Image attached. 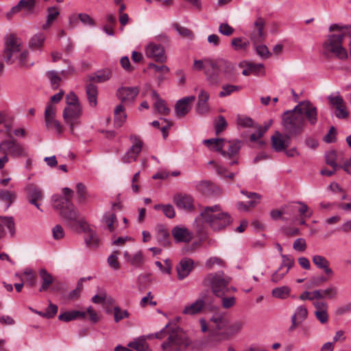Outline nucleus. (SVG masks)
<instances>
[{
    "label": "nucleus",
    "mask_w": 351,
    "mask_h": 351,
    "mask_svg": "<svg viewBox=\"0 0 351 351\" xmlns=\"http://www.w3.org/2000/svg\"><path fill=\"white\" fill-rule=\"evenodd\" d=\"M281 125L287 138L302 135L306 126V121L315 125L318 120L317 108L309 101H302L293 110H286L281 116Z\"/></svg>",
    "instance_id": "1"
},
{
    "label": "nucleus",
    "mask_w": 351,
    "mask_h": 351,
    "mask_svg": "<svg viewBox=\"0 0 351 351\" xmlns=\"http://www.w3.org/2000/svg\"><path fill=\"white\" fill-rule=\"evenodd\" d=\"M232 217L228 213L223 212L219 204L206 206L195 219V223L197 233L201 236L204 232L203 223L214 231H219L226 228L232 223Z\"/></svg>",
    "instance_id": "2"
},
{
    "label": "nucleus",
    "mask_w": 351,
    "mask_h": 351,
    "mask_svg": "<svg viewBox=\"0 0 351 351\" xmlns=\"http://www.w3.org/2000/svg\"><path fill=\"white\" fill-rule=\"evenodd\" d=\"M52 206L60 211L66 224L73 230L80 228L83 232L88 230V223L83 219H79V212L69 198L54 195L52 197Z\"/></svg>",
    "instance_id": "3"
},
{
    "label": "nucleus",
    "mask_w": 351,
    "mask_h": 351,
    "mask_svg": "<svg viewBox=\"0 0 351 351\" xmlns=\"http://www.w3.org/2000/svg\"><path fill=\"white\" fill-rule=\"evenodd\" d=\"M351 26L339 25L332 24L330 26V32H336L328 36L327 39L323 43V52L325 56H334L339 59L347 58V51L342 47V41L344 37L349 35L348 29Z\"/></svg>",
    "instance_id": "4"
},
{
    "label": "nucleus",
    "mask_w": 351,
    "mask_h": 351,
    "mask_svg": "<svg viewBox=\"0 0 351 351\" xmlns=\"http://www.w3.org/2000/svg\"><path fill=\"white\" fill-rule=\"evenodd\" d=\"M228 324V319L219 315H213L210 319L208 335L197 340L195 346L199 349L214 347L224 341L221 334L224 333Z\"/></svg>",
    "instance_id": "5"
},
{
    "label": "nucleus",
    "mask_w": 351,
    "mask_h": 351,
    "mask_svg": "<svg viewBox=\"0 0 351 351\" xmlns=\"http://www.w3.org/2000/svg\"><path fill=\"white\" fill-rule=\"evenodd\" d=\"M231 278L226 276L223 271L208 274L203 280L204 286L210 287L216 297H221L227 294V285L230 284Z\"/></svg>",
    "instance_id": "6"
},
{
    "label": "nucleus",
    "mask_w": 351,
    "mask_h": 351,
    "mask_svg": "<svg viewBox=\"0 0 351 351\" xmlns=\"http://www.w3.org/2000/svg\"><path fill=\"white\" fill-rule=\"evenodd\" d=\"M0 153L14 158L27 156L24 147L14 138L4 140L0 143Z\"/></svg>",
    "instance_id": "7"
},
{
    "label": "nucleus",
    "mask_w": 351,
    "mask_h": 351,
    "mask_svg": "<svg viewBox=\"0 0 351 351\" xmlns=\"http://www.w3.org/2000/svg\"><path fill=\"white\" fill-rule=\"evenodd\" d=\"M56 113V107L49 103L47 105L45 110V126L47 130H54L55 132L60 134L62 132V126L59 121L55 119Z\"/></svg>",
    "instance_id": "8"
},
{
    "label": "nucleus",
    "mask_w": 351,
    "mask_h": 351,
    "mask_svg": "<svg viewBox=\"0 0 351 351\" xmlns=\"http://www.w3.org/2000/svg\"><path fill=\"white\" fill-rule=\"evenodd\" d=\"M25 192L28 202L42 211L40 205L45 197L42 189L34 184H29L25 188Z\"/></svg>",
    "instance_id": "9"
},
{
    "label": "nucleus",
    "mask_w": 351,
    "mask_h": 351,
    "mask_svg": "<svg viewBox=\"0 0 351 351\" xmlns=\"http://www.w3.org/2000/svg\"><path fill=\"white\" fill-rule=\"evenodd\" d=\"M130 139L132 145L121 158L122 162L124 163H130L136 161L143 148V143L139 136L132 134L130 136Z\"/></svg>",
    "instance_id": "10"
},
{
    "label": "nucleus",
    "mask_w": 351,
    "mask_h": 351,
    "mask_svg": "<svg viewBox=\"0 0 351 351\" xmlns=\"http://www.w3.org/2000/svg\"><path fill=\"white\" fill-rule=\"evenodd\" d=\"M21 50L20 40L13 34H10L6 37L5 41V49L3 51V58L6 63L12 64V56L14 53Z\"/></svg>",
    "instance_id": "11"
},
{
    "label": "nucleus",
    "mask_w": 351,
    "mask_h": 351,
    "mask_svg": "<svg viewBox=\"0 0 351 351\" xmlns=\"http://www.w3.org/2000/svg\"><path fill=\"white\" fill-rule=\"evenodd\" d=\"M214 62L217 69H219L223 80L231 82L235 81L237 73L232 62L223 59L216 60Z\"/></svg>",
    "instance_id": "12"
},
{
    "label": "nucleus",
    "mask_w": 351,
    "mask_h": 351,
    "mask_svg": "<svg viewBox=\"0 0 351 351\" xmlns=\"http://www.w3.org/2000/svg\"><path fill=\"white\" fill-rule=\"evenodd\" d=\"M39 276L41 280V286L39 288V292L47 291L50 287L51 291H59L60 290V283H54L53 276L45 269H41L39 271Z\"/></svg>",
    "instance_id": "13"
},
{
    "label": "nucleus",
    "mask_w": 351,
    "mask_h": 351,
    "mask_svg": "<svg viewBox=\"0 0 351 351\" xmlns=\"http://www.w3.org/2000/svg\"><path fill=\"white\" fill-rule=\"evenodd\" d=\"M145 55L156 62H165L167 60L165 49L160 44L149 43L145 47Z\"/></svg>",
    "instance_id": "14"
},
{
    "label": "nucleus",
    "mask_w": 351,
    "mask_h": 351,
    "mask_svg": "<svg viewBox=\"0 0 351 351\" xmlns=\"http://www.w3.org/2000/svg\"><path fill=\"white\" fill-rule=\"evenodd\" d=\"M82 114L81 106L65 107L63 110V119L70 125L71 132H73L75 125L79 123L78 119Z\"/></svg>",
    "instance_id": "15"
},
{
    "label": "nucleus",
    "mask_w": 351,
    "mask_h": 351,
    "mask_svg": "<svg viewBox=\"0 0 351 351\" xmlns=\"http://www.w3.org/2000/svg\"><path fill=\"white\" fill-rule=\"evenodd\" d=\"M205 75L206 80L210 86H217L223 80L220 71L215 66L214 61L207 63Z\"/></svg>",
    "instance_id": "16"
},
{
    "label": "nucleus",
    "mask_w": 351,
    "mask_h": 351,
    "mask_svg": "<svg viewBox=\"0 0 351 351\" xmlns=\"http://www.w3.org/2000/svg\"><path fill=\"white\" fill-rule=\"evenodd\" d=\"M173 200L178 209L192 212L195 208L193 198L190 195L177 194L174 195Z\"/></svg>",
    "instance_id": "17"
},
{
    "label": "nucleus",
    "mask_w": 351,
    "mask_h": 351,
    "mask_svg": "<svg viewBox=\"0 0 351 351\" xmlns=\"http://www.w3.org/2000/svg\"><path fill=\"white\" fill-rule=\"evenodd\" d=\"M291 138H287V133L282 134L281 132L276 131L271 137V146L276 152L285 151L290 145Z\"/></svg>",
    "instance_id": "18"
},
{
    "label": "nucleus",
    "mask_w": 351,
    "mask_h": 351,
    "mask_svg": "<svg viewBox=\"0 0 351 351\" xmlns=\"http://www.w3.org/2000/svg\"><path fill=\"white\" fill-rule=\"evenodd\" d=\"M195 99V97L188 96L178 100L175 105V113L177 117L182 118L185 117L191 110V104Z\"/></svg>",
    "instance_id": "19"
},
{
    "label": "nucleus",
    "mask_w": 351,
    "mask_h": 351,
    "mask_svg": "<svg viewBox=\"0 0 351 351\" xmlns=\"http://www.w3.org/2000/svg\"><path fill=\"white\" fill-rule=\"evenodd\" d=\"M254 29L250 35V39L254 43V45H257L265 40V35L263 32V28L265 25V20L258 17L254 21Z\"/></svg>",
    "instance_id": "20"
},
{
    "label": "nucleus",
    "mask_w": 351,
    "mask_h": 351,
    "mask_svg": "<svg viewBox=\"0 0 351 351\" xmlns=\"http://www.w3.org/2000/svg\"><path fill=\"white\" fill-rule=\"evenodd\" d=\"M194 261L189 258H183L176 266L178 278L183 280L187 277L193 269Z\"/></svg>",
    "instance_id": "21"
},
{
    "label": "nucleus",
    "mask_w": 351,
    "mask_h": 351,
    "mask_svg": "<svg viewBox=\"0 0 351 351\" xmlns=\"http://www.w3.org/2000/svg\"><path fill=\"white\" fill-rule=\"evenodd\" d=\"M315 308V315L321 324H326L328 321V304L326 301L317 300L313 302Z\"/></svg>",
    "instance_id": "22"
},
{
    "label": "nucleus",
    "mask_w": 351,
    "mask_h": 351,
    "mask_svg": "<svg viewBox=\"0 0 351 351\" xmlns=\"http://www.w3.org/2000/svg\"><path fill=\"white\" fill-rule=\"evenodd\" d=\"M206 298V295H202L194 302L186 305L183 309L182 313L189 315H194L200 313L205 306Z\"/></svg>",
    "instance_id": "23"
},
{
    "label": "nucleus",
    "mask_w": 351,
    "mask_h": 351,
    "mask_svg": "<svg viewBox=\"0 0 351 351\" xmlns=\"http://www.w3.org/2000/svg\"><path fill=\"white\" fill-rule=\"evenodd\" d=\"M171 234L177 243H189L193 239V233L184 227H174L171 230Z\"/></svg>",
    "instance_id": "24"
},
{
    "label": "nucleus",
    "mask_w": 351,
    "mask_h": 351,
    "mask_svg": "<svg viewBox=\"0 0 351 351\" xmlns=\"http://www.w3.org/2000/svg\"><path fill=\"white\" fill-rule=\"evenodd\" d=\"M138 94L136 87H121L117 92V96L122 103L133 101Z\"/></svg>",
    "instance_id": "25"
},
{
    "label": "nucleus",
    "mask_w": 351,
    "mask_h": 351,
    "mask_svg": "<svg viewBox=\"0 0 351 351\" xmlns=\"http://www.w3.org/2000/svg\"><path fill=\"white\" fill-rule=\"evenodd\" d=\"M312 261L319 269L323 270L326 276L331 277L334 275L333 270L330 267L329 261L324 256L314 255Z\"/></svg>",
    "instance_id": "26"
},
{
    "label": "nucleus",
    "mask_w": 351,
    "mask_h": 351,
    "mask_svg": "<svg viewBox=\"0 0 351 351\" xmlns=\"http://www.w3.org/2000/svg\"><path fill=\"white\" fill-rule=\"evenodd\" d=\"M210 95L208 93L202 89L198 95V101L196 111L199 114H204L209 112L210 108L208 104Z\"/></svg>",
    "instance_id": "27"
},
{
    "label": "nucleus",
    "mask_w": 351,
    "mask_h": 351,
    "mask_svg": "<svg viewBox=\"0 0 351 351\" xmlns=\"http://www.w3.org/2000/svg\"><path fill=\"white\" fill-rule=\"evenodd\" d=\"M226 142L227 141L224 138H210L204 140L203 143L208 145L210 149L219 152L223 157H226L228 154L223 149Z\"/></svg>",
    "instance_id": "28"
},
{
    "label": "nucleus",
    "mask_w": 351,
    "mask_h": 351,
    "mask_svg": "<svg viewBox=\"0 0 351 351\" xmlns=\"http://www.w3.org/2000/svg\"><path fill=\"white\" fill-rule=\"evenodd\" d=\"M37 3L38 0H20L13 11L24 10L26 14H32L36 12Z\"/></svg>",
    "instance_id": "29"
},
{
    "label": "nucleus",
    "mask_w": 351,
    "mask_h": 351,
    "mask_svg": "<svg viewBox=\"0 0 351 351\" xmlns=\"http://www.w3.org/2000/svg\"><path fill=\"white\" fill-rule=\"evenodd\" d=\"M243 326V322L242 321H235L232 324H228V327L224 333L221 334V337L224 339V341L230 339L234 335L239 333Z\"/></svg>",
    "instance_id": "30"
},
{
    "label": "nucleus",
    "mask_w": 351,
    "mask_h": 351,
    "mask_svg": "<svg viewBox=\"0 0 351 351\" xmlns=\"http://www.w3.org/2000/svg\"><path fill=\"white\" fill-rule=\"evenodd\" d=\"M152 97L153 99H156L154 105L156 110L162 115H168L170 113V109L167 106L165 100L161 99L155 90L152 91Z\"/></svg>",
    "instance_id": "31"
},
{
    "label": "nucleus",
    "mask_w": 351,
    "mask_h": 351,
    "mask_svg": "<svg viewBox=\"0 0 351 351\" xmlns=\"http://www.w3.org/2000/svg\"><path fill=\"white\" fill-rule=\"evenodd\" d=\"M5 228L9 230L11 236L14 234V221L12 217H0V239L5 234Z\"/></svg>",
    "instance_id": "32"
},
{
    "label": "nucleus",
    "mask_w": 351,
    "mask_h": 351,
    "mask_svg": "<svg viewBox=\"0 0 351 351\" xmlns=\"http://www.w3.org/2000/svg\"><path fill=\"white\" fill-rule=\"evenodd\" d=\"M123 256L126 261L135 267H141L145 262V258L141 251H138L133 255H130L126 251L124 252Z\"/></svg>",
    "instance_id": "33"
},
{
    "label": "nucleus",
    "mask_w": 351,
    "mask_h": 351,
    "mask_svg": "<svg viewBox=\"0 0 351 351\" xmlns=\"http://www.w3.org/2000/svg\"><path fill=\"white\" fill-rule=\"evenodd\" d=\"M127 114L125 113V107L123 104L117 106L114 110V126L121 128L125 122Z\"/></svg>",
    "instance_id": "34"
},
{
    "label": "nucleus",
    "mask_w": 351,
    "mask_h": 351,
    "mask_svg": "<svg viewBox=\"0 0 351 351\" xmlns=\"http://www.w3.org/2000/svg\"><path fill=\"white\" fill-rule=\"evenodd\" d=\"M239 66H245L242 71V74L245 76H248L251 74L256 75L264 68L263 64H256L252 62H241L239 64Z\"/></svg>",
    "instance_id": "35"
},
{
    "label": "nucleus",
    "mask_w": 351,
    "mask_h": 351,
    "mask_svg": "<svg viewBox=\"0 0 351 351\" xmlns=\"http://www.w3.org/2000/svg\"><path fill=\"white\" fill-rule=\"evenodd\" d=\"M296 204H298L300 206L298 208H297L295 206H287L288 210L286 213H291L295 212V210H298L302 217H306L309 218L312 216L313 212L309 211V208L305 203L302 202H296Z\"/></svg>",
    "instance_id": "36"
},
{
    "label": "nucleus",
    "mask_w": 351,
    "mask_h": 351,
    "mask_svg": "<svg viewBox=\"0 0 351 351\" xmlns=\"http://www.w3.org/2000/svg\"><path fill=\"white\" fill-rule=\"evenodd\" d=\"M86 93L90 106L95 107L97 104V87L93 84H88L86 87Z\"/></svg>",
    "instance_id": "37"
},
{
    "label": "nucleus",
    "mask_w": 351,
    "mask_h": 351,
    "mask_svg": "<svg viewBox=\"0 0 351 351\" xmlns=\"http://www.w3.org/2000/svg\"><path fill=\"white\" fill-rule=\"evenodd\" d=\"M86 315V312L80 311H66L63 313H61L58 316V319L60 321L63 322H70L78 318H84Z\"/></svg>",
    "instance_id": "38"
},
{
    "label": "nucleus",
    "mask_w": 351,
    "mask_h": 351,
    "mask_svg": "<svg viewBox=\"0 0 351 351\" xmlns=\"http://www.w3.org/2000/svg\"><path fill=\"white\" fill-rule=\"evenodd\" d=\"M321 295V297L317 298V300H320L322 299H328V300H335L337 298L338 295V290L336 287L330 286L324 289H317Z\"/></svg>",
    "instance_id": "39"
},
{
    "label": "nucleus",
    "mask_w": 351,
    "mask_h": 351,
    "mask_svg": "<svg viewBox=\"0 0 351 351\" xmlns=\"http://www.w3.org/2000/svg\"><path fill=\"white\" fill-rule=\"evenodd\" d=\"M169 341L171 342L172 347L176 346L179 350L181 347L186 348L190 344L189 341L186 338L178 334L173 333L170 335Z\"/></svg>",
    "instance_id": "40"
},
{
    "label": "nucleus",
    "mask_w": 351,
    "mask_h": 351,
    "mask_svg": "<svg viewBox=\"0 0 351 351\" xmlns=\"http://www.w3.org/2000/svg\"><path fill=\"white\" fill-rule=\"evenodd\" d=\"M79 19L84 25H88L90 27L95 26V21L93 19L86 13H80L78 15H73L70 16V23H74Z\"/></svg>",
    "instance_id": "41"
},
{
    "label": "nucleus",
    "mask_w": 351,
    "mask_h": 351,
    "mask_svg": "<svg viewBox=\"0 0 351 351\" xmlns=\"http://www.w3.org/2000/svg\"><path fill=\"white\" fill-rule=\"evenodd\" d=\"M112 76V72L110 69H106L98 71L90 78V80L101 83L108 80Z\"/></svg>",
    "instance_id": "42"
},
{
    "label": "nucleus",
    "mask_w": 351,
    "mask_h": 351,
    "mask_svg": "<svg viewBox=\"0 0 351 351\" xmlns=\"http://www.w3.org/2000/svg\"><path fill=\"white\" fill-rule=\"evenodd\" d=\"M45 36L43 33H38L33 36L29 42V46L32 49H38L43 47L45 40Z\"/></svg>",
    "instance_id": "43"
},
{
    "label": "nucleus",
    "mask_w": 351,
    "mask_h": 351,
    "mask_svg": "<svg viewBox=\"0 0 351 351\" xmlns=\"http://www.w3.org/2000/svg\"><path fill=\"white\" fill-rule=\"evenodd\" d=\"M128 347L132 348L136 351H152L145 339L139 338L128 343Z\"/></svg>",
    "instance_id": "44"
},
{
    "label": "nucleus",
    "mask_w": 351,
    "mask_h": 351,
    "mask_svg": "<svg viewBox=\"0 0 351 351\" xmlns=\"http://www.w3.org/2000/svg\"><path fill=\"white\" fill-rule=\"evenodd\" d=\"M84 232L87 233V235L85 238V241L86 245L93 248H95L99 245V239L96 234V233L91 230L89 226H88V230Z\"/></svg>",
    "instance_id": "45"
},
{
    "label": "nucleus",
    "mask_w": 351,
    "mask_h": 351,
    "mask_svg": "<svg viewBox=\"0 0 351 351\" xmlns=\"http://www.w3.org/2000/svg\"><path fill=\"white\" fill-rule=\"evenodd\" d=\"M158 242L164 247H167L170 244L169 233L167 230L160 228L157 230L156 234Z\"/></svg>",
    "instance_id": "46"
},
{
    "label": "nucleus",
    "mask_w": 351,
    "mask_h": 351,
    "mask_svg": "<svg viewBox=\"0 0 351 351\" xmlns=\"http://www.w3.org/2000/svg\"><path fill=\"white\" fill-rule=\"evenodd\" d=\"M103 222L107 226L110 232L114 230V223L117 222V216L114 213L107 212L104 214L102 218Z\"/></svg>",
    "instance_id": "47"
},
{
    "label": "nucleus",
    "mask_w": 351,
    "mask_h": 351,
    "mask_svg": "<svg viewBox=\"0 0 351 351\" xmlns=\"http://www.w3.org/2000/svg\"><path fill=\"white\" fill-rule=\"evenodd\" d=\"M16 197L14 192L8 190H0V200L7 203L6 208H8Z\"/></svg>",
    "instance_id": "48"
},
{
    "label": "nucleus",
    "mask_w": 351,
    "mask_h": 351,
    "mask_svg": "<svg viewBox=\"0 0 351 351\" xmlns=\"http://www.w3.org/2000/svg\"><path fill=\"white\" fill-rule=\"evenodd\" d=\"M230 144L228 147V151L226 152L228 154L226 158H232L234 155L237 154L239 152V150L242 146V142L241 141H228Z\"/></svg>",
    "instance_id": "49"
},
{
    "label": "nucleus",
    "mask_w": 351,
    "mask_h": 351,
    "mask_svg": "<svg viewBox=\"0 0 351 351\" xmlns=\"http://www.w3.org/2000/svg\"><path fill=\"white\" fill-rule=\"evenodd\" d=\"M291 292L288 286L276 287L272 290V295L276 298L285 299L287 298Z\"/></svg>",
    "instance_id": "50"
},
{
    "label": "nucleus",
    "mask_w": 351,
    "mask_h": 351,
    "mask_svg": "<svg viewBox=\"0 0 351 351\" xmlns=\"http://www.w3.org/2000/svg\"><path fill=\"white\" fill-rule=\"evenodd\" d=\"M241 89L240 86L225 84L221 87V90L219 93L220 97H224L230 95L234 92H238Z\"/></svg>",
    "instance_id": "51"
},
{
    "label": "nucleus",
    "mask_w": 351,
    "mask_h": 351,
    "mask_svg": "<svg viewBox=\"0 0 351 351\" xmlns=\"http://www.w3.org/2000/svg\"><path fill=\"white\" fill-rule=\"evenodd\" d=\"M337 153L334 150L329 151L326 154V162L331 166L335 171L341 169V165H338L337 163Z\"/></svg>",
    "instance_id": "52"
},
{
    "label": "nucleus",
    "mask_w": 351,
    "mask_h": 351,
    "mask_svg": "<svg viewBox=\"0 0 351 351\" xmlns=\"http://www.w3.org/2000/svg\"><path fill=\"white\" fill-rule=\"evenodd\" d=\"M249 42L241 38H235L232 40L231 45L234 50H245L249 46Z\"/></svg>",
    "instance_id": "53"
},
{
    "label": "nucleus",
    "mask_w": 351,
    "mask_h": 351,
    "mask_svg": "<svg viewBox=\"0 0 351 351\" xmlns=\"http://www.w3.org/2000/svg\"><path fill=\"white\" fill-rule=\"evenodd\" d=\"M218 298L221 299V304L224 309H229L236 305L237 299L234 296L227 297L226 295H223Z\"/></svg>",
    "instance_id": "54"
},
{
    "label": "nucleus",
    "mask_w": 351,
    "mask_h": 351,
    "mask_svg": "<svg viewBox=\"0 0 351 351\" xmlns=\"http://www.w3.org/2000/svg\"><path fill=\"white\" fill-rule=\"evenodd\" d=\"M282 263L280 266L282 269L285 267L287 269H285L289 272V269L294 265L295 261L292 256L291 255H285L281 254Z\"/></svg>",
    "instance_id": "55"
},
{
    "label": "nucleus",
    "mask_w": 351,
    "mask_h": 351,
    "mask_svg": "<svg viewBox=\"0 0 351 351\" xmlns=\"http://www.w3.org/2000/svg\"><path fill=\"white\" fill-rule=\"evenodd\" d=\"M47 76L50 80L52 88L53 89L58 88L59 83L61 81L60 77L55 71H50L47 73Z\"/></svg>",
    "instance_id": "56"
},
{
    "label": "nucleus",
    "mask_w": 351,
    "mask_h": 351,
    "mask_svg": "<svg viewBox=\"0 0 351 351\" xmlns=\"http://www.w3.org/2000/svg\"><path fill=\"white\" fill-rule=\"evenodd\" d=\"M173 26L178 33L182 37L190 39L193 38V32L188 28L182 27L178 23L174 24Z\"/></svg>",
    "instance_id": "57"
},
{
    "label": "nucleus",
    "mask_w": 351,
    "mask_h": 351,
    "mask_svg": "<svg viewBox=\"0 0 351 351\" xmlns=\"http://www.w3.org/2000/svg\"><path fill=\"white\" fill-rule=\"evenodd\" d=\"M308 315V311L304 306H300L296 308L295 313L292 315L299 320V322H302L306 319Z\"/></svg>",
    "instance_id": "58"
},
{
    "label": "nucleus",
    "mask_w": 351,
    "mask_h": 351,
    "mask_svg": "<svg viewBox=\"0 0 351 351\" xmlns=\"http://www.w3.org/2000/svg\"><path fill=\"white\" fill-rule=\"evenodd\" d=\"M130 315V313L128 311L124 310L122 311L121 308L119 306H114V322L116 323L119 322L121 319L124 318H128Z\"/></svg>",
    "instance_id": "59"
},
{
    "label": "nucleus",
    "mask_w": 351,
    "mask_h": 351,
    "mask_svg": "<svg viewBox=\"0 0 351 351\" xmlns=\"http://www.w3.org/2000/svg\"><path fill=\"white\" fill-rule=\"evenodd\" d=\"M327 278L325 276H313L308 281V287H316L320 286L322 284L327 281Z\"/></svg>",
    "instance_id": "60"
},
{
    "label": "nucleus",
    "mask_w": 351,
    "mask_h": 351,
    "mask_svg": "<svg viewBox=\"0 0 351 351\" xmlns=\"http://www.w3.org/2000/svg\"><path fill=\"white\" fill-rule=\"evenodd\" d=\"M119 254V252L118 251H114L108 258V263L109 266L115 270H117L120 268L119 263L117 261Z\"/></svg>",
    "instance_id": "61"
},
{
    "label": "nucleus",
    "mask_w": 351,
    "mask_h": 351,
    "mask_svg": "<svg viewBox=\"0 0 351 351\" xmlns=\"http://www.w3.org/2000/svg\"><path fill=\"white\" fill-rule=\"evenodd\" d=\"M321 297L320 293L319 291L315 290L313 292L304 291L300 295V299L301 300H314L315 299L317 300V298Z\"/></svg>",
    "instance_id": "62"
},
{
    "label": "nucleus",
    "mask_w": 351,
    "mask_h": 351,
    "mask_svg": "<svg viewBox=\"0 0 351 351\" xmlns=\"http://www.w3.org/2000/svg\"><path fill=\"white\" fill-rule=\"evenodd\" d=\"M66 102L67 104V106L66 107L80 106V103H79V100H78V97L73 92L69 93L66 95Z\"/></svg>",
    "instance_id": "63"
},
{
    "label": "nucleus",
    "mask_w": 351,
    "mask_h": 351,
    "mask_svg": "<svg viewBox=\"0 0 351 351\" xmlns=\"http://www.w3.org/2000/svg\"><path fill=\"white\" fill-rule=\"evenodd\" d=\"M254 46H255L256 53L262 58L266 59L270 56L271 53L266 45H254Z\"/></svg>",
    "instance_id": "64"
}]
</instances>
